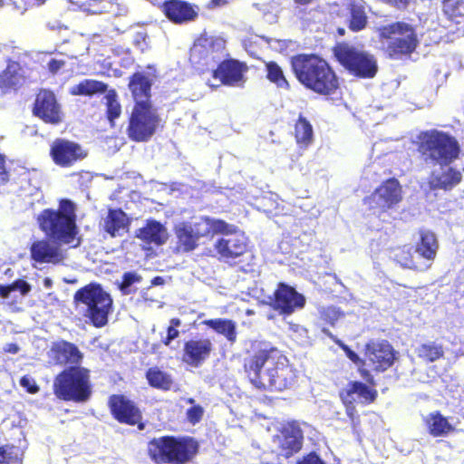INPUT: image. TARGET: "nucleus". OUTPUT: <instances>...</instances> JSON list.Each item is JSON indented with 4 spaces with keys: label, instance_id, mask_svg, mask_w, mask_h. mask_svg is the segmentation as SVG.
Listing matches in <instances>:
<instances>
[{
    "label": "nucleus",
    "instance_id": "1",
    "mask_svg": "<svg viewBox=\"0 0 464 464\" xmlns=\"http://www.w3.org/2000/svg\"><path fill=\"white\" fill-rule=\"evenodd\" d=\"M250 382L259 389L284 391L295 382V371L279 350H261L245 364Z\"/></svg>",
    "mask_w": 464,
    "mask_h": 464
},
{
    "label": "nucleus",
    "instance_id": "2",
    "mask_svg": "<svg viewBox=\"0 0 464 464\" xmlns=\"http://www.w3.org/2000/svg\"><path fill=\"white\" fill-rule=\"evenodd\" d=\"M37 224L44 235L58 245H80L77 237L75 206L69 199H62L58 209L45 208L37 216Z\"/></svg>",
    "mask_w": 464,
    "mask_h": 464
},
{
    "label": "nucleus",
    "instance_id": "3",
    "mask_svg": "<svg viewBox=\"0 0 464 464\" xmlns=\"http://www.w3.org/2000/svg\"><path fill=\"white\" fill-rule=\"evenodd\" d=\"M291 65L297 80L316 93L330 95L339 86L334 72L326 61L316 55L294 56L291 59Z\"/></svg>",
    "mask_w": 464,
    "mask_h": 464
},
{
    "label": "nucleus",
    "instance_id": "4",
    "mask_svg": "<svg viewBox=\"0 0 464 464\" xmlns=\"http://www.w3.org/2000/svg\"><path fill=\"white\" fill-rule=\"evenodd\" d=\"M73 302L86 306L84 316L95 327H103L108 323V316L112 312V298L102 285L89 284L79 290L73 295Z\"/></svg>",
    "mask_w": 464,
    "mask_h": 464
},
{
    "label": "nucleus",
    "instance_id": "5",
    "mask_svg": "<svg viewBox=\"0 0 464 464\" xmlns=\"http://www.w3.org/2000/svg\"><path fill=\"white\" fill-rule=\"evenodd\" d=\"M54 394L63 401H86L92 393L89 371L82 367H70L54 380Z\"/></svg>",
    "mask_w": 464,
    "mask_h": 464
},
{
    "label": "nucleus",
    "instance_id": "6",
    "mask_svg": "<svg viewBox=\"0 0 464 464\" xmlns=\"http://www.w3.org/2000/svg\"><path fill=\"white\" fill-rule=\"evenodd\" d=\"M227 227V224L225 221L208 217L179 222L175 226L178 248L183 252L192 251L198 246L201 237L223 231Z\"/></svg>",
    "mask_w": 464,
    "mask_h": 464
},
{
    "label": "nucleus",
    "instance_id": "7",
    "mask_svg": "<svg viewBox=\"0 0 464 464\" xmlns=\"http://www.w3.org/2000/svg\"><path fill=\"white\" fill-rule=\"evenodd\" d=\"M198 450V444L192 439L178 440L174 438L153 440L149 446L150 455L157 463L188 460Z\"/></svg>",
    "mask_w": 464,
    "mask_h": 464
},
{
    "label": "nucleus",
    "instance_id": "8",
    "mask_svg": "<svg viewBox=\"0 0 464 464\" xmlns=\"http://www.w3.org/2000/svg\"><path fill=\"white\" fill-rule=\"evenodd\" d=\"M380 37L390 56L409 54L418 44L413 26L405 22H396L379 29Z\"/></svg>",
    "mask_w": 464,
    "mask_h": 464
},
{
    "label": "nucleus",
    "instance_id": "9",
    "mask_svg": "<svg viewBox=\"0 0 464 464\" xmlns=\"http://www.w3.org/2000/svg\"><path fill=\"white\" fill-rule=\"evenodd\" d=\"M419 138L422 153L440 166L449 165L458 158L459 145L452 137L438 130H430L422 132Z\"/></svg>",
    "mask_w": 464,
    "mask_h": 464
},
{
    "label": "nucleus",
    "instance_id": "10",
    "mask_svg": "<svg viewBox=\"0 0 464 464\" xmlns=\"http://www.w3.org/2000/svg\"><path fill=\"white\" fill-rule=\"evenodd\" d=\"M161 124L157 109L151 105H135L130 117L128 135L137 142H146L156 133Z\"/></svg>",
    "mask_w": 464,
    "mask_h": 464
},
{
    "label": "nucleus",
    "instance_id": "11",
    "mask_svg": "<svg viewBox=\"0 0 464 464\" xmlns=\"http://www.w3.org/2000/svg\"><path fill=\"white\" fill-rule=\"evenodd\" d=\"M226 56L225 41L214 36L198 38L190 49L189 61L198 70L213 68Z\"/></svg>",
    "mask_w": 464,
    "mask_h": 464
},
{
    "label": "nucleus",
    "instance_id": "12",
    "mask_svg": "<svg viewBox=\"0 0 464 464\" xmlns=\"http://www.w3.org/2000/svg\"><path fill=\"white\" fill-rule=\"evenodd\" d=\"M334 53L341 64L355 76L372 78L376 74L377 64L370 54L348 44L338 45Z\"/></svg>",
    "mask_w": 464,
    "mask_h": 464
},
{
    "label": "nucleus",
    "instance_id": "13",
    "mask_svg": "<svg viewBox=\"0 0 464 464\" xmlns=\"http://www.w3.org/2000/svg\"><path fill=\"white\" fill-rule=\"evenodd\" d=\"M402 198V188L399 181L390 179L372 193L366 203L375 214L381 215L394 209L401 202Z\"/></svg>",
    "mask_w": 464,
    "mask_h": 464
},
{
    "label": "nucleus",
    "instance_id": "14",
    "mask_svg": "<svg viewBox=\"0 0 464 464\" xmlns=\"http://www.w3.org/2000/svg\"><path fill=\"white\" fill-rule=\"evenodd\" d=\"M222 237L218 240L215 246L223 258H235L243 255L246 249V237L245 234L227 224L223 231Z\"/></svg>",
    "mask_w": 464,
    "mask_h": 464
},
{
    "label": "nucleus",
    "instance_id": "15",
    "mask_svg": "<svg viewBox=\"0 0 464 464\" xmlns=\"http://www.w3.org/2000/svg\"><path fill=\"white\" fill-rule=\"evenodd\" d=\"M50 154L55 164L70 167L74 162L84 159L87 151L78 143L59 139L52 144Z\"/></svg>",
    "mask_w": 464,
    "mask_h": 464
},
{
    "label": "nucleus",
    "instance_id": "16",
    "mask_svg": "<svg viewBox=\"0 0 464 464\" xmlns=\"http://www.w3.org/2000/svg\"><path fill=\"white\" fill-rule=\"evenodd\" d=\"M34 114L47 123L57 124L62 121L60 106L52 92L44 90L37 94Z\"/></svg>",
    "mask_w": 464,
    "mask_h": 464
},
{
    "label": "nucleus",
    "instance_id": "17",
    "mask_svg": "<svg viewBox=\"0 0 464 464\" xmlns=\"http://www.w3.org/2000/svg\"><path fill=\"white\" fill-rule=\"evenodd\" d=\"M365 356L376 371H385L394 362V351L386 341H372L366 345Z\"/></svg>",
    "mask_w": 464,
    "mask_h": 464
},
{
    "label": "nucleus",
    "instance_id": "18",
    "mask_svg": "<svg viewBox=\"0 0 464 464\" xmlns=\"http://www.w3.org/2000/svg\"><path fill=\"white\" fill-rule=\"evenodd\" d=\"M273 442L277 446L278 454L289 458L302 448V430L295 424H288L274 437Z\"/></svg>",
    "mask_w": 464,
    "mask_h": 464
},
{
    "label": "nucleus",
    "instance_id": "19",
    "mask_svg": "<svg viewBox=\"0 0 464 464\" xmlns=\"http://www.w3.org/2000/svg\"><path fill=\"white\" fill-rule=\"evenodd\" d=\"M274 307L283 314H290L305 304V298L294 287L284 283L279 284L275 293Z\"/></svg>",
    "mask_w": 464,
    "mask_h": 464
},
{
    "label": "nucleus",
    "instance_id": "20",
    "mask_svg": "<svg viewBox=\"0 0 464 464\" xmlns=\"http://www.w3.org/2000/svg\"><path fill=\"white\" fill-rule=\"evenodd\" d=\"M212 349L213 344L208 338L189 340L184 344L183 361L198 367L209 357Z\"/></svg>",
    "mask_w": 464,
    "mask_h": 464
},
{
    "label": "nucleus",
    "instance_id": "21",
    "mask_svg": "<svg viewBox=\"0 0 464 464\" xmlns=\"http://www.w3.org/2000/svg\"><path fill=\"white\" fill-rule=\"evenodd\" d=\"M110 406L112 414L121 422L134 425L141 418L140 412L134 403L122 395L111 396Z\"/></svg>",
    "mask_w": 464,
    "mask_h": 464
},
{
    "label": "nucleus",
    "instance_id": "22",
    "mask_svg": "<svg viewBox=\"0 0 464 464\" xmlns=\"http://www.w3.org/2000/svg\"><path fill=\"white\" fill-rule=\"evenodd\" d=\"M60 246L53 241L38 240L31 246L32 257L39 263L58 264L64 258Z\"/></svg>",
    "mask_w": 464,
    "mask_h": 464
},
{
    "label": "nucleus",
    "instance_id": "23",
    "mask_svg": "<svg viewBox=\"0 0 464 464\" xmlns=\"http://www.w3.org/2000/svg\"><path fill=\"white\" fill-rule=\"evenodd\" d=\"M246 67L235 60L222 62L217 70L214 71L215 79H219L226 85H238L244 82V72Z\"/></svg>",
    "mask_w": 464,
    "mask_h": 464
},
{
    "label": "nucleus",
    "instance_id": "24",
    "mask_svg": "<svg viewBox=\"0 0 464 464\" xmlns=\"http://www.w3.org/2000/svg\"><path fill=\"white\" fill-rule=\"evenodd\" d=\"M376 394V392L370 389L366 384L353 382L340 392V397L343 404H353L354 402L366 404L373 401Z\"/></svg>",
    "mask_w": 464,
    "mask_h": 464
},
{
    "label": "nucleus",
    "instance_id": "25",
    "mask_svg": "<svg viewBox=\"0 0 464 464\" xmlns=\"http://www.w3.org/2000/svg\"><path fill=\"white\" fill-rule=\"evenodd\" d=\"M162 9L166 16L177 24L193 20L197 16V12L192 5L180 0L166 1Z\"/></svg>",
    "mask_w": 464,
    "mask_h": 464
},
{
    "label": "nucleus",
    "instance_id": "26",
    "mask_svg": "<svg viewBox=\"0 0 464 464\" xmlns=\"http://www.w3.org/2000/svg\"><path fill=\"white\" fill-rule=\"evenodd\" d=\"M461 180V173L448 165L440 166V171L434 170L430 179L431 188L451 189Z\"/></svg>",
    "mask_w": 464,
    "mask_h": 464
},
{
    "label": "nucleus",
    "instance_id": "27",
    "mask_svg": "<svg viewBox=\"0 0 464 464\" xmlns=\"http://www.w3.org/2000/svg\"><path fill=\"white\" fill-rule=\"evenodd\" d=\"M137 237L148 244L162 245L168 239L165 227L156 221L148 220L146 225L137 231Z\"/></svg>",
    "mask_w": 464,
    "mask_h": 464
},
{
    "label": "nucleus",
    "instance_id": "28",
    "mask_svg": "<svg viewBox=\"0 0 464 464\" xmlns=\"http://www.w3.org/2000/svg\"><path fill=\"white\" fill-rule=\"evenodd\" d=\"M129 88L136 102L135 105H151L149 102L151 82L147 76L140 72L134 73L130 81Z\"/></svg>",
    "mask_w": 464,
    "mask_h": 464
},
{
    "label": "nucleus",
    "instance_id": "29",
    "mask_svg": "<svg viewBox=\"0 0 464 464\" xmlns=\"http://www.w3.org/2000/svg\"><path fill=\"white\" fill-rule=\"evenodd\" d=\"M130 220L121 209H110L103 221L104 230L111 237H121L127 232Z\"/></svg>",
    "mask_w": 464,
    "mask_h": 464
},
{
    "label": "nucleus",
    "instance_id": "30",
    "mask_svg": "<svg viewBox=\"0 0 464 464\" xmlns=\"http://www.w3.org/2000/svg\"><path fill=\"white\" fill-rule=\"evenodd\" d=\"M52 352L60 364H78L82 359V354L77 346L65 341L53 343Z\"/></svg>",
    "mask_w": 464,
    "mask_h": 464
},
{
    "label": "nucleus",
    "instance_id": "31",
    "mask_svg": "<svg viewBox=\"0 0 464 464\" xmlns=\"http://www.w3.org/2000/svg\"><path fill=\"white\" fill-rule=\"evenodd\" d=\"M24 81L19 63H9L6 69L0 74V89L6 92L12 88L21 85Z\"/></svg>",
    "mask_w": 464,
    "mask_h": 464
},
{
    "label": "nucleus",
    "instance_id": "32",
    "mask_svg": "<svg viewBox=\"0 0 464 464\" xmlns=\"http://www.w3.org/2000/svg\"><path fill=\"white\" fill-rule=\"evenodd\" d=\"M439 244L434 233L429 230L420 232V241L416 246V252L427 261H432L437 254Z\"/></svg>",
    "mask_w": 464,
    "mask_h": 464
},
{
    "label": "nucleus",
    "instance_id": "33",
    "mask_svg": "<svg viewBox=\"0 0 464 464\" xmlns=\"http://www.w3.org/2000/svg\"><path fill=\"white\" fill-rule=\"evenodd\" d=\"M204 324L219 334L224 335L230 343L237 340V324L229 319L217 318L204 321Z\"/></svg>",
    "mask_w": 464,
    "mask_h": 464
},
{
    "label": "nucleus",
    "instance_id": "34",
    "mask_svg": "<svg viewBox=\"0 0 464 464\" xmlns=\"http://www.w3.org/2000/svg\"><path fill=\"white\" fill-rule=\"evenodd\" d=\"M108 85L102 82L85 79L78 84L72 86L70 90L72 95L92 96L96 93H104L107 92Z\"/></svg>",
    "mask_w": 464,
    "mask_h": 464
},
{
    "label": "nucleus",
    "instance_id": "35",
    "mask_svg": "<svg viewBox=\"0 0 464 464\" xmlns=\"http://www.w3.org/2000/svg\"><path fill=\"white\" fill-rule=\"evenodd\" d=\"M295 135L296 142L304 147L308 146L313 140V127L311 123L302 115L299 116L295 123Z\"/></svg>",
    "mask_w": 464,
    "mask_h": 464
},
{
    "label": "nucleus",
    "instance_id": "36",
    "mask_svg": "<svg viewBox=\"0 0 464 464\" xmlns=\"http://www.w3.org/2000/svg\"><path fill=\"white\" fill-rule=\"evenodd\" d=\"M149 383L157 389L169 390L172 384L171 377L158 368H150L146 374Z\"/></svg>",
    "mask_w": 464,
    "mask_h": 464
},
{
    "label": "nucleus",
    "instance_id": "37",
    "mask_svg": "<svg viewBox=\"0 0 464 464\" xmlns=\"http://www.w3.org/2000/svg\"><path fill=\"white\" fill-rule=\"evenodd\" d=\"M443 13L450 20L460 24L464 19V1L444 0Z\"/></svg>",
    "mask_w": 464,
    "mask_h": 464
},
{
    "label": "nucleus",
    "instance_id": "38",
    "mask_svg": "<svg viewBox=\"0 0 464 464\" xmlns=\"http://www.w3.org/2000/svg\"><path fill=\"white\" fill-rule=\"evenodd\" d=\"M430 434L433 436H441L452 430V426L447 419L440 413L430 414L427 420Z\"/></svg>",
    "mask_w": 464,
    "mask_h": 464
},
{
    "label": "nucleus",
    "instance_id": "39",
    "mask_svg": "<svg viewBox=\"0 0 464 464\" xmlns=\"http://www.w3.org/2000/svg\"><path fill=\"white\" fill-rule=\"evenodd\" d=\"M416 353L420 358L425 362H434L442 357L444 352L441 345L435 343H429L420 345L416 348Z\"/></svg>",
    "mask_w": 464,
    "mask_h": 464
},
{
    "label": "nucleus",
    "instance_id": "40",
    "mask_svg": "<svg viewBox=\"0 0 464 464\" xmlns=\"http://www.w3.org/2000/svg\"><path fill=\"white\" fill-rule=\"evenodd\" d=\"M367 17L362 5H353L351 8L350 28L353 31H360L365 27Z\"/></svg>",
    "mask_w": 464,
    "mask_h": 464
},
{
    "label": "nucleus",
    "instance_id": "41",
    "mask_svg": "<svg viewBox=\"0 0 464 464\" xmlns=\"http://www.w3.org/2000/svg\"><path fill=\"white\" fill-rule=\"evenodd\" d=\"M108 119L112 122L121 113V106L117 100V93L114 90L106 92L105 95Z\"/></svg>",
    "mask_w": 464,
    "mask_h": 464
},
{
    "label": "nucleus",
    "instance_id": "42",
    "mask_svg": "<svg viewBox=\"0 0 464 464\" xmlns=\"http://www.w3.org/2000/svg\"><path fill=\"white\" fill-rule=\"evenodd\" d=\"M267 78L280 88H288V82L281 67L274 62L266 63Z\"/></svg>",
    "mask_w": 464,
    "mask_h": 464
},
{
    "label": "nucleus",
    "instance_id": "43",
    "mask_svg": "<svg viewBox=\"0 0 464 464\" xmlns=\"http://www.w3.org/2000/svg\"><path fill=\"white\" fill-rule=\"evenodd\" d=\"M20 459L21 451L18 447L13 445L0 447V464H17Z\"/></svg>",
    "mask_w": 464,
    "mask_h": 464
},
{
    "label": "nucleus",
    "instance_id": "44",
    "mask_svg": "<svg viewBox=\"0 0 464 464\" xmlns=\"http://www.w3.org/2000/svg\"><path fill=\"white\" fill-rule=\"evenodd\" d=\"M141 281V276L135 272H126L122 276V281L119 285V288L123 295H130L135 289L132 288L134 284Z\"/></svg>",
    "mask_w": 464,
    "mask_h": 464
},
{
    "label": "nucleus",
    "instance_id": "45",
    "mask_svg": "<svg viewBox=\"0 0 464 464\" xmlns=\"http://www.w3.org/2000/svg\"><path fill=\"white\" fill-rule=\"evenodd\" d=\"M101 13H111L115 16L127 14L129 9L126 5L120 2L101 1Z\"/></svg>",
    "mask_w": 464,
    "mask_h": 464
},
{
    "label": "nucleus",
    "instance_id": "46",
    "mask_svg": "<svg viewBox=\"0 0 464 464\" xmlns=\"http://www.w3.org/2000/svg\"><path fill=\"white\" fill-rule=\"evenodd\" d=\"M204 414V409L200 405H193L187 411L188 420L195 425L199 422Z\"/></svg>",
    "mask_w": 464,
    "mask_h": 464
},
{
    "label": "nucleus",
    "instance_id": "47",
    "mask_svg": "<svg viewBox=\"0 0 464 464\" xmlns=\"http://www.w3.org/2000/svg\"><path fill=\"white\" fill-rule=\"evenodd\" d=\"M20 385L24 388L29 393L34 394L39 391V387L36 384L34 378L30 376H23L20 380Z\"/></svg>",
    "mask_w": 464,
    "mask_h": 464
},
{
    "label": "nucleus",
    "instance_id": "48",
    "mask_svg": "<svg viewBox=\"0 0 464 464\" xmlns=\"http://www.w3.org/2000/svg\"><path fill=\"white\" fill-rule=\"evenodd\" d=\"M11 289L19 291L22 295H26L31 291V285L23 279H18L10 284Z\"/></svg>",
    "mask_w": 464,
    "mask_h": 464
},
{
    "label": "nucleus",
    "instance_id": "49",
    "mask_svg": "<svg viewBox=\"0 0 464 464\" xmlns=\"http://www.w3.org/2000/svg\"><path fill=\"white\" fill-rule=\"evenodd\" d=\"M401 254V256L399 254L396 255V259L403 267L417 268V266L408 253L402 251Z\"/></svg>",
    "mask_w": 464,
    "mask_h": 464
},
{
    "label": "nucleus",
    "instance_id": "50",
    "mask_svg": "<svg viewBox=\"0 0 464 464\" xmlns=\"http://www.w3.org/2000/svg\"><path fill=\"white\" fill-rule=\"evenodd\" d=\"M296 464H326L321 458L314 452H311L304 456Z\"/></svg>",
    "mask_w": 464,
    "mask_h": 464
},
{
    "label": "nucleus",
    "instance_id": "51",
    "mask_svg": "<svg viewBox=\"0 0 464 464\" xmlns=\"http://www.w3.org/2000/svg\"><path fill=\"white\" fill-rule=\"evenodd\" d=\"M179 335V332L177 328H174L173 326H169L167 329V336L163 340V343L167 346H169L170 343L178 338Z\"/></svg>",
    "mask_w": 464,
    "mask_h": 464
},
{
    "label": "nucleus",
    "instance_id": "52",
    "mask_svg": "<svg viewBox=\"0 0 464 464\" xmlns=\"http://www.w3.org/2000/svg\"><path fill=\"white\" fill-rule=\"evenodd\" d=\"M64 63H65L63 60L52 59L48 63V68L50 72L55 73L64 65Z\"/></svg>",
    "mask_w": 464,
    "mask_h": 464
},
{
    "label": "nucleus",
    "instance_id": "53",
    "mask_svg": "<svg viewBox=\"0 0 464 464\" xmlns=\"http://www.w3.org/2000/svg\"><path fill=\"white\" fill-rule=\"evenodd\" d=\"M24 5V8L23 10H21V14H24V12L30 8V7H34V6H39L43 4H44V2L46 0H22Z\"/></svg>",
    "mask_w": 464,
    "mask_h": 464
},
{
    "label": "nucleus",
    "instance_id": "54",
    "mask_svg": "<svg viewBox=\"0 0 464 464\" xmlns=\"http://www.w3.org/2000/svg\"><path fill=\"white\" fill-rule=\"evenodd\" d=\"M8 179V174L5 170L4 156L0 154V181L4 182Z\"/></svg>",
    "mask_w": 464,
    "mask_h": 464
},
{
    "label": "nucleus",
    "instance_id": "55",
    "mask_svg": "<svg viewBox=\"0 0 464 464\" xmlns=\"http://www.w3.org/2000/svg\"><path fill=\"white\" fill-rule=\"evenodd\" d=\"M343 350L345 352L347 357L353 361V362H357L359 361V356L352 351L347 345L342 344L341 345Z\"/></svg>",
    "mask_w": 464,
    "mask_h": 464
},
{
    "label": "nucleus",
    "instance_id": "56",
    "mask_svg": "<svg viewBox=\"0 0 464 464\" xmlns=\"http://www.w3.org/2000/svg\"><path fill=\"white\" fill-rule=\"evenodd\" d=\"M11 292H13V290L11 289L10 285H0V296L2 298H8Z\"/></svg>",
    "mask_w": 464,
    "mask_h": 464
},
{
    "label": "nucleus",
    "instance_id": "57",
    "mask_svg": "<svg viewBox=\"0 0 464 464\" xmlns=\"http://www.w3.org/2000/svg\"><path fill=\"white\" fill-rule=\"evenodd\" d=\"M346 406V414L350 417L353 422L355 420L356 410L353 404H344Z\"/></svg>",
    "mask_w": 464,
    "mask_h": 464
},
{
    "label": "nucleus",
    "instance_id": "58",
    "mask_svg": "<svg viewBox=\"0 0 464 464\" xmlns=\"http://www.w3.org/2000/svg\"><path fill=\"white\" fill-rule=\"evenodd\" d=\"M19 351V347L15 343H8L5 348V352L15 354Z\"/></svg>",
    "mask_w": 464,
    "mask_h": 464
},
{
    "label": "nucleus",
    "instance_id": "59",
    "mask_svg": "<svg viewBox=\"0 0 464 464\" xmlns=\"http://www.w3.org/2000/svg\"><path fill=\"white\" fill-rule=\"evenodd\" d=\"M164 284V279L161 276H156L151 280L152 285H160Z\"/></svg>",
    "mask_w": 464,
    "mask_h": 464
},
{
    "label": "nucleus",
    "instance_id": "60",
    "mask_svg": "<svg viewBox=\"0 0 464 464\" xmlns=\"http://www.w3.org/2000/svg\"><path fill=\"white\" fill-rule=\"evenodd\" d=\"M169 326H173L174 328H178L181 324V321L179 318H172L169 322Z\"/></svg>",
    "mask_w": 464,
    "mask_h": 464
},
{
    "label": "nucleus",
    "instance_id": "61",
    "mask_svg": "<svg viewBox=\"0 0 464 464\" xmlns=\"http://www.w3.org/2000/svg\"><path fill=\"white\" fill-rule=\"evenodd\" d=\"M327 313L333 314L334 317H336V315H337V311L334 308H328Z\"/></svg>",
    "mask_w": 464,
    "mask_h": 464
},
{
    "label": "nucleus",
    "instance_id": "62",
    "mask_svg": "<svg viewBox=\"0 0 464 464\" xmlns=\"http://www.w3.org/2000/svg\"><path fill=\"white\" fill-rule=\"evenodd\" d=\"M314 0H295V2L301 4V5H305V4H309L311 2H313Z\"/></svg>",
    "mask_w": 464,
    "mask_h": 464
},
{
    "label": "nucleus",
    "instance_id": "63",
    "mask_svg": "<svg viewBox=\"0 0 464 464\" xmlns=\"http://www.w3.org/2000/svg\"><path fill=\"white\" fill-rule=\"evenodd\" d=\"M223 0H212V5L214 6H218V5H220L222 4Z\"/></svg>",
    "mask_w": 464,
    "mask_h": 464
},
{
    "label": "nucleus",
    "instance_id": "64",
    "mask_svg": "<svg viewBox=\"0 0 464 464\" xmlns=\"http://www.w3.org/2000/svg\"><path fill=\"white\" fill-rule=\"evenodd\" d=\"M291 329H293L294 331H298L299 329H301V327L297 324H293L291 325Z\"/></svg>",
    "mask_w": 464,
    "mask_h": 464
}]
</instances>
